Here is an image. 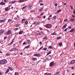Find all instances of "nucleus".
Listing matches in <instances>:
<instances>
[{
    "label": "nucleus",
    "instance_id": "obj_1",
    "mask_svg": "<svg viewBox=\"0 0 75 75\" xmlns=\"http://www.w3.org/2000/svg\"><path fill=\"white\" fill-rule=\"evenodd\" d=\"M7 60H2L0 61V64L3 65V64H5L7 62Z\"/></svg>",
    "mask_w": 75,
    "mask_h": 75
},
{
    "label": "nucleus",
    "instance_id": "obj_2",
    "mask_svg": "<svg viewBox=\"0 0 75 75\" xmlns=\"http://www.w3.org/2000/svg\"><path fill=\"white\" fill-rule=\"evenodd\" d=\"M54 62H50V67H52L53 65H54Z\"/></svg>",
    "mask_w": 75,
    "mask_h": 75
},
{
    "label": "nucleus",
    "instance_id": "obj_3",
    "mask_svg": "<svg viewBox=\"0 0 75 75\" xmlns=\"http://www.w3.org/2000/svg\"><path fill=\"white\" fill-rule=\"evenodd\" d=\"M46 27H47V28H51V25L48 24L46 25Z\"/></svg>",
    "mask_w": 75,
    "mask_h": 75
},
{
    "label": "nucleus",
    "instance_id": "obj_4",
    "mask_svg": "<svg viewBox=\"0 0 75 75\" xmlns=\"http://www.w3.org/2000/svg\"><path fill=\"white\" fill-rule=\"evenodd\" d=\"M4 32V30H1L0 31V36H1V34L2 33H3Z\"/></svg>",
    "mask_w": 75,
    "mask_h": 75
},
{
    "label": "nucleus",
    "instance_id": "obj_5",
    "mask_svg": "<svg viewBox=\"0 0 75 75\" xmlns=\"http://www.w3.org/2000/svg\"><path fill=\"white\" fill-rule=\"evenodd\" d=\"M75 31V29L74 28H72L70 31V33H72Z\"/></svg>",
    "mask_w": 75,
    "mask_h": 75
},
{
    "label": "nucleus",
    "instance_id": "obj_6",
    "mask_svg": "<svg viewBox=\"0 0 75 75\" xmlns=\"http://www.w3.org/2000/svg\"><path fill=\"white\" fill-rule=\"evenodd\" d=\"M34 55L36 57H40L41 56L40 54H34Z\"/></svg>",
    "mask_w": 75,
    "mask_h": 75
},
{
    "label": "nucleus",
    "instance_id": "obj_7",
    "mask_svg": "<svg viewBox=\"0 0 75 75\" xmlns=\"http://www.w3.org/2000/svg\"><path fill=\"white\" fill-rule=\"evenodd\" d=\"M75 63V60H72L71 62V64H74Z\"/></svg>",
    "mask_w": 75,
    "mask_h": 75
},
{
    "label": "nucleus",
    "instance_id": "obj_8",
    "mask_svg": "<svg viewBox=\"0 0 75 75\" xmlns=\"http://www.w3.org/2000/svg\"><path fill=\"white\" fill-rule=\"evenodd\" d=\"M14 48H12L11 50H10L8 51L9 52H12V51H13L14 50Z\"/></svg>",
    "mask_w": 75,
    "mask_h": 75
},
{
    "label": "nucleus",
    "instance_id": "obj_9",
    "mask_svg": "<svg viewBox=\"0 0 75 75\" xmlns=\"http://www.w3.org/2000/svg\"><path fill=\"white\" fill-rule=\"evenodd\" d=\"M47 58L48 59V60H50V59H51V55L47 56Z\"/></svg>",
    "mask_w": 75,
    "mask_h": 75
},
{
    "label": "nucleus",
    "instance_id": "obj_10",
    "mask_svg": "<svg viewBox=\"0 0 75 75\" xmlns=\"http://www.w3.org/2000/svg\"><path fill=\"white\" fill-rule=\"evenodd\" d=\"M5 3L3 2H1L0 3V4L1 5V6H3V5H5Z\"/></svg>",
    "mask_w": 75,
    "mask_h": 75
},
{
    "label": "nucleus",
    "instance_id": "obj_11",
    "mask_svg": "<svg viewBox=\"0 0 75 75\" xmlns=\"http://www.w3.org/2000/svg\"><path fill=\"white\" fill-rule=\"evenodd\" d=\"M5 10L6 11H7L9 10V9H8V7H7L6 8H5Z\"/></svg>",
    "mask_w": 75,
    "mask_h": 75
},
{
    "label": "nucleus",
    "instance_id": "obj_12",
    "mask_svg": "<svg viewBox=\"0 0 75 75\" xmlns=\"http://www.w3.org/2000/svg\"><path fill=\"white\" fill-rule=\"evenodd\" d=\"M31 6V5H29L28 7V9H29V8H31L32 7Z\"/></svg>",
    "mask_w": 75,
    "mask_h": 75
},
{
    "label": "nucleus",
    "instance_id": "obj_13",
    "mask_svg": "<svg viewBox=\"0 0 75 75\" xmlns=\"http://www.w3.org/2000/svg\"><path fill=\"white\" fill-rule=\"evenodd\" d=\"M20 3H22V2H24V1H25V0H20Z\"/></svg>",
    "mask_w": 75,
    "mask_h": 75
},
{
    "label": "nucleus",
    "instance_id": "obj_14",
    "mask_svg": "<svg viewBox=\"0 0 75 75\" xmlns=\"http://www.w3.org/2000/svg\"><path fill=\"white\" fill-rule=\"evenodd\" d=\"M67 24H65L62 27L63 29H64V28H66V27H67Z\"/></svg>",
    "mask_w": 75,
    "mask_h": 75
},
{
    "label": "nucleus",
    "instance_id": "obj_15",
    "mask_svg": "<svg viewBox=\"0 0 75 75\" xmlns=\"http://www.w3.org/2000/svg\"><path fill=\"white\" fill-rule=\"evenodd\" d=\"M8 34H10L11 33V30H9L8 31Z\"/></svg>",
    "mask_w": 75,
    "mask_h": 75
},
{
    "label": "nucleus",
    "instance_id": "obj_16",
    "mask_svg": "<svg viewBox=\"0 0 75 75\" xmlns=\"http://www.w3.org/2000/svg\"><path fill=\"white\" fill-rule=\"evenodd\" d=\"M8 72H9V69H7V71H6L5 72V74H7V73H8Z\"/></svg>",
    "mask_w": 75,
    "mask_h": 75
},
{
    "label": "nucleus",
    "instance_id": "obj_17",
    "mask_svg": "<svg viewBox=\"0 0 75 75\" xmlns=\"http://www.w3.org/2000/svg\"><path fill=\"white\" fill-rule=\"evenodd\" d=\"M14 39H13L11 42L9 44V45H11V44H12V43L13 42H14Z\"/></svg>",
    "mask_w": 75,
    "mask_h": 75
},
{
    "label": "nucleus",
    "instance_id": "obj_18",
    "mask_svg": "<svg viewBox=\"0 0 75 75\" xmlns=\"http://www.w3.org/2000/svg\"><path fill=\"white\" fill-rule=\"evenodd\" d=\"M30 47V45H29L28 46L25 47L24 49H25V48H29V47Z\"/></svg>",
    "mask_w": 75,
    "mask_h": 75
},
{
    "label": "nucleus",
    "instance_id": "obj_19",
    "mask_svg": "<svg viewBox=\"0 0 75 75\" xmlns=\"http://www.w3.org/2000/svg\"><path fill=\"white\" fill-rule=\"evenodd\" d=\"M8 68L9 69H10V70H11V71H13V69L11 67H8Z\"/></svg>",
    "mask_w": 75,
    "mask_h": 75
},
{
    "label": "nucleus",
    "instance_id": "obj_20",
    "mask_svg": "<svg viewBox=\"0 0 75 75\" xmlns=\"http://www.w3.org/2000/svg\"><path fill=\"white\" fill-rule=\"evenodd\" d=\"M61 9H59V10H58L57 13H59V12H61Z\"/></svg>",
    "mask_w": 75,
    "mask_h": 75
},
{
    "label": "nucleus",
    "instance_id": "obj_21",
    "mask_svg": "<svg viewBox=\"0 0 75 75\" xmlns=\"http://www.w3.org/2000/svg\"><path fill=\"white\" fill-rule=\"evenodd\" d=\"M43 34V32H40V33H39L38 34V35H42V34Z\"/></svg>",
    "mask_w": 75,
    "mask_h": 75
},
{
    "label": "nucleus",
    "instance_id": "obj_22",
    "mask_svg": "<svg viewBox=\"0 0 75 75\" xmlns=\"http://www.w3.org/2000/svg\"><path fill=\"white\" fill-rule=\"evenodd\" d=\"M15 75H19L18 72H16L15 73Z\"/></svg>",
    "mask_w": 75,
    "mask_h": 75
},
{
    "label": "nucleus",
    "instance_id": "obj_23",
    "mask_svg": "<svg viewBox=\"0 0 75 75\" xmlns=\"http://www.w3.org/2000/svg\"><path fill=\"white\" fill-rule=\"evenodd\" d=\"M23 33V31H21L19 33V34H21Z\"/></svg>",
    "mask_w": 75,
    "mask_h": 75
},
{
    "label": "nucleus",
    "instance_id": "obj_24",
    "mask_svg": "<svg viewBox=\"0 0 75 75\" xmlns=\"http://www.w3.org/2000/svg\"><path fill=\"white\" fill-rule=\"evenodd\" d=\"M53 19H54V20H55L56 18H57V16H54L53 17Z\"/></svg>",
    "mask_w": 75,
    "mask_h": 75
},
{
    "label": "nucleus",
    "instance_id": "obj_25",
    "mask_svg": "<svg viewBox=\"0 0 75 75\" xmlns=\"http://www.w3.org/2000/svg\"><path fill=\"white\" fill-rule=\"evenodd\" d=\"M59 73H60V72H59V71H57L56 73L55 74H56V75H58V74H59Z\"/></svg>",
    "mask_w": 75,
    "mask_h": 75
},
{
    "label": "nucleus",
    "instance_id": "obj_26",
    "mask_svg": "<svg viewBox=\"0 0 75 75\" xmlns=\"http://www.w3.org/2000/svg\"><path fill=\"white\" fill-rule=\"evenodd\" d=\"M27 42L28 44H30V40H28L27 41Z\"/></svg>",
    "mask_w": 75,
    "mask_h": 75
},
{
    "label": "nucleus",
    "instance_id": "obj_27",
    "mask_svg": "<svg viewBox=\"0 0 75 75\" xmlns=\"http://www.w3.org/2000/svg\"><path fill=\"white\" fill-rule=\"evenodd\" d=\"M51 53V52L50 51L47 54V55H49V54H50Z\"/></svg>",
    "mask_w": 75,
    "mask_h": 75
},
{
    "label": "nucleus",
    "instance_id": "obj_28",
    "mask_svg": "<svg viewBox=\"0 0 75 75\" xmlns=\"http://www.w3.org/2000/svg\"><path fill=\"white\" fill-rule=\"evenodd\" d=\"M33 61H37V58H34L33 59Z\"/></svg>",
    "mask_w": 75,
    "mask_h": 75
},
{
    "label": "nucleus",
    "instance_id": "obj_29",
    "mask_svg": "<svg viewBox=\"0 0 75 75\" xmlns=\"http://www.w3.org/2000/svg\"><path fill=\"white\" fill-rule=\"evenodd\" d=\"M16 2V1H13L12 2V4H14V3H15Z\"/></svg>",
    "mask_w": 75,
    "mask_h": 75
},
{
    "label": "nucleus",
    "instance_id": "obj_30",
    "mask_svg": "<svg viewBox=\"0 0 75 75\" xmlns=\"http://www.w3.org/2000/svg\"><path fill=\"white\" fill-rule=\"evenodd\" d=\"M4 2L5 3H7L8 2V0H5L4 1Z\"/></svg>",
    "mask_w": 75,
    "mask_h": 75
},
{
    "label": "nucleus",
    "instance_id": "obj_31",
    "mask_svg": "<svg viewBox=\"0 0 75 75\" xmlns=\"http://www.w3.org/2000/svg\"><path fill=\"white\" fill-rule=\"evenodd\" d=\"M59 45L60 46H61V45H62V43L61 42L59 43Z\"/></svg>",
    "mask_w": 75,
    "mask_h": 75
},
{
    "label": "nucleus",
    "instance_id": "obj_32",
    "mask_svg": "<svg viewBox=\"0 0 75 75\" xmlns=\"http://www.w3.org/2000/svg\"><path fill=\"white\" fill-rule=\"evenodd\" d=\"M42 10H43V8H41L39 9L40 11H42Z\"/></svg>",
    "mask_w": 75,
    "mask_h": 75
},
{
    "label": "nucleus",
    "instance_id": "obj_33",
    "mask_svg": "<svg viewBox=\"0 0 75 75\" xmlns=\"http://www.w3.org/2000/svg\"><path fill=\"white\" fill-rule=\"evenodd\" d=\"M57 39H61V37L59 36V37H57Z\"/></svg>",
    "mask_w": 75,
    "mask_h": 75
},
{
    "label": "nucleus",
    "instance_id": "obj_34",
    "mask_svg": "<svg viewBox=\"0 0 75 75\" xmlns=\"http://www.w3.org/2000/svg\"><path fill=\"white\" fill-rule=\"evenodd\" d=\"M25 24H28V21H26L25 22Z\"/></svg>",
    "mask_w": 75,
    "mask_h": 75
},
{
    "label": "nucleus",
    "instance_id": "obj_35",
    "mask_svg": "<svg viewBox=\"0 0 75 75\" xmlns=\"http://www.w3.org/2000/svg\"><path fill=\"white\" fill-rule=\"evenodd\" d=\"M25 20V19H23L22 20L21 22H23Z\"/></svg>",
    "mask_w": 75,
    "mask_h": 75
},
{
    "label": "nucleus",
    "instance_id": "obj_36",
    "mask_svg": "<svg viewBox=\"0 0 75 75\" xmlns=\"http://www.w3.org/2000/svg\"><path fill=\"white\" fill-rule=\"evenodd\" d=\"M49 48L50 49H51V48H52V47L51 46H50L49 47Z\"/></svg>",
    "mask_w": 75,
    "mask_h": 75
},
{
    "label": "nucleus",
    "instance_id": "obj_37",
    "mask_svg": "<svg viewBox=\"0 0 75 75\" xmlns=\"http://www.w3.org/2000/svg\"><path fill=\"white\" fill-rule=\"evenodd\" d=\"M47 48L46 47H45L44 48V51H46V50H47Z\"/></svg>",
    "mask_w": 75,
    "mask_h": 75
},
{
    "label": "nucleus",
    "instance_id": "obj_38",
    "mask_svg": "<svg viewBox=\"0 0 75 75\" xmlns=\"http://www.w3.org/2000/svg\"><path fill=\"white\" fill-rule=\"evenodd\" d=\"M12 20L11 19H9L8 20V23L9 22H10V21H11Z\"/></svg>",
    "mask_w": 75,
    "mask_h": 75
},
{
    "label": "nucleus",
    "instance_id": "obj_39",
    "mask_svg": "<svg viewBox=\"0 0 75 75\" xmlns=\"http://www.w3.org/2000/svg\"><path fill=\"white\" fill-rule=\"evenodd\" d=\"M47 37H45L44 38H43V40H45V39H47Z\"/></svg>",
    "mask_w": 75,
    "mask_h": 75
},
{
    "label": "nucleus",
    "instance_id": "obj_40",
    "mask_svg": "<svg viewBox=\"0 0 75 75\" xmlns=\"http://www.w3.org/2000/svg\"><path fill=\"white\" fill-rule=\"evenodd\" d=\"M2 23H4V22H5V21H6L5 20H2Z\"/></svg>",
    "mask_w": 75,
    "mask_h": 75
},
{
    "label": "nucleus",
    "instance_id": "obj_41",
    "mask_svg": "<svg viewBox=\"0 0 75 75\" xmlns=\"http://www.w3.org/2000/svg\"><path fill=\"white\" fill-rule=\"evenodd\" d=\"M58 5V4L57 3L54 4V6L55 7H57Z\"/></svg>",
    "mask_w": 75,
    "mask_h": 75
},
{
    "label": "nucleus",
    "instance_id": "obj_42",
    "mask_svg": "<svg viewBox=\"0 0 75 75\" xmlns=\"http://www.w3.org/2000/svg\"><path fill=\"white\" fill-rule=\"evenodd\" d=\"M68 29H71V27L70 26H69V27H68Z\"/></svg>",
    "mask_w": 75,
    "mask_h": 75
},
{
    "label": "nucleus",
    "instance_id": "obj_43",
    "mask_svg": "<svg viewBox=\"0 0 75 75\" xmlns=\"http://www.w3.org/2000/svg\"><path fill=\"white\" fill-rule=\"evenodd\" d=\"M74 20H75V19H74V18H73V19H71V21H74Z\"/></svg>",
    "mask_w": 75,
    "mask_h": 75
},
{
    "label": "nucleus",
    "instance_id": "obj_44",
    "mask_svg": "<svg viewBox=\"0 0 75 75\" xmlns=\"http://www.w3.org/2000/svg\"><path fill=\"white\" fill-rule=\"evenodd\" d=\"M18 26H19V24H17L16 25V26L17 27H18Z\"/></svg>",
    "mask_w": 75,
    "mask_h": 75
},
{
    "label": "nucleus",
    "instance_id": "obj_45",
    "mask_svg": "<svg viewBox=\"0 0 75 75\" xmlns=\"http://www.w3.org/2000/svg\"><path fill=\"white\" fill-rule=\"evenodd\" d=\"M68 30V28H66V29H65L64 30V31H67V30Z\"/></svg>",
    "mask_w": 75,
    "mask_h": 75
},
{
    "label": "nucleus",
    "instance_id": "obj_46",
    "mask_svg": "<svg viewBox=\"0 0 75 75\" xmlns=\"http://www.w3.org/2000/svg\"><path fill=\"white\" fill-rule=\"evenodd\" d=\"M34 10H31V11H30V12H31V13H32V12H34Z\"/></svg>",
    "mask_w": 75,
    "mask_h": 75
},
{
    "label": "nucleus",
    "instance_id": "obj_47",
    "mask_svg": "<svg viewBox=\"0 0 75 75\" xmlns=\"http://www.w3.org/2000/svg\"><path fill=\"white\" fill-rule=\"evenodd\" d=\"M73 11H73V13H74V15H75V10H73Z\"/></svg>",
    "mask_w": 75,
    "mask_h": 75
},
{
    "label": "nucleus",
    "instance_id": "obj_48",
    "mask_svg": "<svg viewBox=\"0 0 75 75\" xmlns=\"http://www.w3.org/2000/svg\"><path fill=\"white\" fill-rule=\"evenodd\" d=\"M48 73H45L44 74L45 75H48Z\"/></svg>",
    "mask_w": 75,
    "mask_h": 75
},
{
    "label": "nucleus",
    "instance_id": "obj_49",
    "mask_svg": "<svg viewBox=\"0 0 75 75\" xmlns=\"http://www.w3.org/2000/svg\"><path fill=\"white\" fill-rule=\"evenodd\" d=\"M43 48V46L41 47L40 48V50H41V49H42Z\"/></svg>",
    "mask_w": 75,
    "mask_h": 75
},
{
    "label": "nucleus",
    "instance_id": "obj_50",
    "mask_svg": "<svg viewBox=\"0 0 75 75\" xmlns=\"http://www.w3.org/2000/svg\"><path fill=\"white\" fill-rule=\"evenodd\" d=\"M45 21H42V23H45Z\"/></svg>",
    "mask_w": 75,
    "mask_h": 75
},
{
    "label": "nucleus",
    "instance_id": "obj_51",
    "mask_svg": "<svg viewBox=\"0 0 75 75\" xmlns=\"http://www.w3.org/2000/svg\"><path fill=\"white\" fill-rule=\"evenodd\" d=\"M18 30V28H16L15 29V30Z\"/></svg>",
    "mask_w": 75,
    "mask_h": 75
},
{
    "label": "nucleus",
    "instance_id": "obj_52",
    "mask_svg": "<svg viewBox=\"0 0 75 75\" xmlns=\"http://www.w3.org/2000/svg\"><path fill=\"white\" fill-rule=\"evenodd\" d=\"M72 17L73 18H75V15H73Z\"/></svg>",
    "mask_w": 75,
    "mask_h": 75
},
{
    "label": "nucleus",
    "instance_id": "obj_53",
    "mask_svg": "<svg viewBox=\"0 0 75 75\" xmlns=\"http://www.w3.org/2000/svg\"><path fill=\"white\" fill-rule=\"evenodd\" d=\"M2 20H0V23H2Z\"/></svg>",
    "mask_w": 75,
    "mask_h": 75
},
{
    "label": "nucleus",
    "instance_id": "obj_54",
    "mask_svg": "<svg viewBox=\"0 0 75 75\" xmlns=\"http://www.w3.org/2000/svg\"><path fill=\"white\" fill-rule=\"evenodd\" d=\"M70 7L71 8V9H73V8H72V6H71Z\"/></svg>",
    "mask_w": 75,
    "mask_h": 75
},
{
    "label": "nucleus",
    "instance_id": "obj_55",
    "mask_svg": "<svg viewBox=\"0 0 75 75\" xmlns=\"http://www.w3.org/2000/svg\"><path fill=\"white\" fill-rule=\"evenodd\" d=\"M39 28L40 30H42V29L41 28Z\"/></svg>",
    "mask_w": 75,
    "mask_h": 75
},
{
    "label": "nucleus",
    "instance_id": "obj_56",
    "mask_svg": "<svg viewBox=\"0 0 75 75\" xmlns=\"http://www.w3.org/2000/svg\"><path fill=\"white\" fill-rule=\"evenodd\" d=\"M40 45H42V42H40Z\"/></svg>",
    "mask_w": 75,
    "mask_h": 75
},
{
    "label": "nucleus",
    "instance_id": "obj_57",
    "mask_svg": "<svg viewBox=\"0 0 75 75\" xmlns=\"http://www.w3.org/2000/svg\"><path fill=\"white\" fill-rule=\"evenodd\" d=\"M17 17H18V18H20V16H18V15H17Z\"/></svg>",
    "mask_w": 75,
    "mask_h": 75
},
{
    "label": "nucleus",
    "instance_id": "obj_58",
    "mask_svg": "<svg viewBox=\"0 0 75 75\" xmlns=\"http://www.w3.org/2000/svg\"><path fill=\"white\" fill-rule=\"evenodd\" d=\"M15 51H17V50H18V49H16V48H15Z\"/></svg>",
    "mask_w": 75,
    "mask_h": 75
},
{
    "label": "nucleus",
    "instance_id": "obj_59",
    "mask_svg": "<svg viewBox=\"0 0 75 75\" xmlns=\"http://www.w3.org/2000/svg\"><path fill=\"white\" fill-rule=\"evenodd\" d=\"M15 20H17V17H16L15 18H14Z\"/></svg>",
    "mask_w": 75,
    "mask_h": 75
},
{
    "label": "nucleus",
    "instance_id": "obj_60",
    "mask_svg": "<svg viewBox=\"0 0 75 75\" xmlns=\"http://www.w3.org/2000/svg\"><path fill=\"white\" fill-rule=\"evenodd\" d=\"M51 17H52V15H50L49 16V17L51 18Z\"/></svg>",
    "mask_w": 75,
    "mask_h": 75
},
{
    "label": "nucleus",
    "instance_id": "obj_61",
    "mask_svg": "<svg viewBox=\"0 0 75 75\" xmlns=\"http://www.w3.org/2000/svg\"><path fill=\"white\" fill-rule=\"evenodd\" d=\"M48 75H51V73H48Z\"/></svg>",
    "mask_w": 75,
    "mask_h": 75
},
{
    "label": "nucleus",
    "instance_id": "obj_62",
    "mask_svg": "<svg viewBox=\"0 0 75 75\" xmlns=\"http://www.w3.org/2000/svg\"><path fill=\"white\" fill-rule=\"evenodd\" d=\"M6 56H8V53H7L6 54Z\"/></svg>",
    "mask_w": 75,
    "mask_h": 75
},
{
    "label": "nucleus",
    "instance_id": "obj_63",
    "mask_svg": "<svg viewBox=\"0 0 75 75\" xmlns=\"http://www.w3.org/2000/svg\"><path fill=\"white\" fill-rule=\"evenodd\" d=\"M6 38H7V37H4V40H6Z\"/></svg>",
    "mask_w": 75,
    "mask_h": 75
},
{
    "label": "nucleus",
    "instance_id": "obj_64",
    "mask_svg": "<svg viewBox=\"0 0 75 75\" xmlns=\"http://www.w3.org/2000/svg\"><path fill=\"white\" fill-rule=\"evenodd\" d=\"M74 46L75 47V42L74 43Z\"/></svg>",
    "mask_w": 75,
    "mask_h": 75
}]
</instances>
